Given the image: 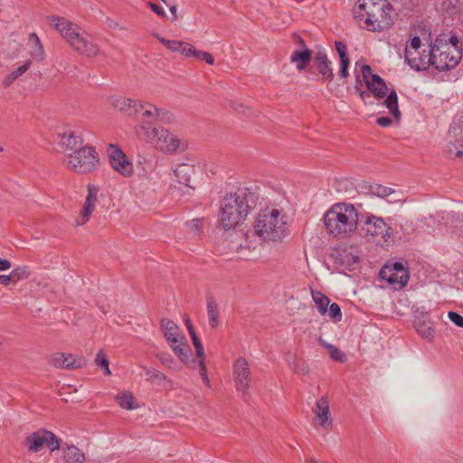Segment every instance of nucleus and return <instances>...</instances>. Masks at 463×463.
<instances>
[{"mask_svg": "<svg viewBox=\"0 0 463 463\" xmlns=\"http://www.w3.org/2000/svg\"><path fill=\"white\" fill-rule=\"evenodd\" d=\"M392 218H383L367 213L360 222V232L368 241L382 247L390 246L394 241Z\"/></svg>", "mask_w": 463, "mask_h": 463, "instance_id": "6", "label": "nucleus"}, {"mask_svg": "<svg viewBox=\"0 0 463 463\" xmlns=\"http://www.w3.org/2000/svg\"><path fill=\"white\" fill-rule=\"evenodd\" d=\"M158 40L170 51L181 53V50L184 42L171 41L159 37Z\"/></svg>", "mask_w": 463, "mask_h": 463, "instance_id": "41", "label": "nucleus"}, {"mask_svg": "<svg viewBox=\"0 0 463 463\" xmlns=\"http://www.w3.org/2000/svg\"><path fill=\"white\" fill-rule=\"evenodd\" d=\"M146 370V375L147 376L148 380H165V376L161 372L156 369L152 368H145Z\"/></svg>", "mask_w": 463, "mask_h": 463, "instance_id": "45", "label": "nucleus"}, {"mask_svg": "<svg viewBox=\"0 0 463 463\" xmlns=\"http://www.w3.org/2000/svg\"><path fill=\"white\" fill-rule=\"evenodd\" d=\"M155 144L159 150L166 154H175L179 151H184L187 146L185 140L179 138L176 135L164 128H161L159 136Z\"/></svg>", "mask_w": 463, "mask_h": 463, "instance_id": "13", "label": "nucleus"}, {"mask_svg": "<svg viewBox=\"0 0 463 463\" xmlns=\"http://www.w3.org/2000/svg\"><path fill=\"white\" fill-rule=\"evenodd\" d=\"M392 12L386 0H358L354 14L362 28L382 32L391 26Z\"/></svg>", "mask_w": 463, "mask_h": 463, "instance_id": "3", "label": "nucleus"}, {"mask_svg": "<svg viewBox=\"0 0 463 463\" xmlns=\"http://www.w3.org/2000/svg\"><path fill=\"white\" fill-rule=\"evenodd\" d=\"M254 248L255 245L251 241H249V237L246 236L244 243H241L236 247V251L238 253H242L243 250L250 251Z\"/></svg>", "mask_w": 463, "mask_h": 463, "instance_id": "48", "label": "nucleus"}, {"mask_svg": "<svg viewBox=\"0 0 463 463\" xmlns=\"http://www.w3.org/2000/svg\"><path fill=\"white\" fill-rule=\"evenodd\" d=\"M169 345L182 362L188 363L192 352L185 337H184L180 342L171 344Z\"/></svg>", "mask_w": 463, "mask_h": 463, "instance_id": "32", "label": "nucleus"}, {"mask_svg": "<svg viewBox=\"0 0 463 463\" xmlns=\"http://www.w3.org/2000/svg\"><path fill=\"white\" fill-rule=\"evenodd\" d=\"M9 275L12 283H16L19 280L27 279L30 275V272L27 267L23 266L14 269Z\"/></svg>", "mask_w": 463, "mask_h": 463, "instance_id": "38", "label": "nucleus"}, {"mask_svg": "<svg viewBox=\"0 0 463 463\" xmlns=\"http://www.w3.org/2000/svg\"><path fill=\"white\" fill-rule=\"evenodd\" d=\"M195 52H196V49L194 48V46L192 44L185 43V42L184 43L182 50H181V54H183L185 57H194V58Z\"/></svg>", "mask_w": 463, "mask_h": 463, "instance_id": "47", "label": "nucleus"}, {"mask_svg": "<svg viewBox=\"0 0 463 463\" xmlns=\"http://www.w3.org/2000/svg\"><path fill=\"white\" fill-rule=\"evenodd\" d=\"M379 126L383 128L389 127L392 124V119L389 117H380L376 119Z\"/></svg>", "mask_w": 463, "mask_h": 463, "instance_id": "53", "label": "nucleus"}, {"mask_svg": "<svg viewBox=\"0 0 463 463\" xmlns=\"http://www.w3.org/2000/svg\"><path fill=\"white\" fill-rule=\"evenodd\" d=\"M448 317L457 326L463 328V317L461 315L454 311H449L448 313Z\"/></svg>", "mask_w": 463, "mask_h": 463, "instance_id": "46", "label": "nucleus"}, {"mask_svg": "<svg viewBox=\"0 0 463 463\" xmlns=\"http://www.w3.org/2000/svg\"><path fill=\"white\" fill-rule=\"evenodd\" d=\"M66 166L78 174H89L99 165V156L96 148L85 145L76 152H69L64 158Z\"/></svg>", "mask_w": 463, "mask_h": 463, "instance_id": "8", "label": "nucleus"}, {"mask_svg": "<svg viewBox=\"0 0 463 463\" xmlns=\"http://www.w3.org/2000/svg\"><path fill=\"white\" fill-rule=\"evenodd\" d=\"M233 374L235 377V387L238 392L247 393L250 385V371L247 361L240 357L233 364Z\"/></svg>", "mask_w": 463, "mask_h": 463, "instance_id": "15", "label": "nucleus"}, {"mask_svg": "<svg viewBox=\"0 0 463 463\" xmlns=\"http://www.w3.org/2000/svg\"><path fill=\"white\" fill-rule=\"evenodd\" d=\"M59 144L63 149L65 156L69 152H76L85 146L82 133L79 130H69L61 134Z\"/></svg>", "mask_w": 463, "mask_h": 463, "instance_id": "17", "label": "nucleus"}, {"mask_svg": "<svg viewBox=\"0 0 463 463\" xmlns=\"http://www.w3.org/2000/svg\"><path fill=\"white\" fill-rule=\"evenodd\" d=\"M187 225L191 231H193L195 234H198L202 231L203 221L200 219H194L188 222Z\"/></svg>", "mask_w": 463, "mask_h": 463, "instance_id": "49", "label": "nucleus"}, {"mask_svg": "<svg viewBox=\"0 0 463 463\" xmlns=\"http://www.w3.org/2000/svg\"><path fill=\"white\" fill-rule=\"evenodd\" d=\"M27 47L31 61L33 60L37 62H43L45 60L46 53L43 45L35 33L29 34Z\"/></svg>", "mask_w": 463, "mask_h": 463, "instance_id": "23", "label": "nucleus"}, {"mask_svg": "<svg viewBox=\"0 0 463 463\" xmlns=\"http://www.w3.org/2000/svg\"><path fill=\"white\" fill-rule=\"evenodd\" d=\"M147 181L146 179H142L137 186L136 187L137 194L142 193V188L146 185Z\"/></svg>", "mask_w": 463, "mask_h": 463, "instance_id": "59", "label": "nucleus"}, {"mask_svg": "<svg viewBox=\"0 0 463 463\" xmlns=\"http://www.w3.org/2000/svg\"><path fill=\"white\" fill-rule=\"evenodd\" d=\"M12 283L10 275H0V284L7 286Z\"/></svg>", "mask_w": 463, "mask_h": 463, "instance_id": "58", "label": "nucleus"}, {"mask_svg": "<svg viewBox=\"0 0 463 463\" xmlns=\"http://www.w3.org/2000/svg\"><path fill=\"white\" fill-rule=\"evenodd\" d=\"M380 276L397 290L405 287L410 278L408 270L399 262L383 267L380 271Z\"/></svg>", "mask_w": 463, "mask_h": 463, "instance_id": "12", "label": "nucleus"}, {"mask_svg": "<svg viewBox=\"0 0 463 463\" xmlns=\"http://www.w3.org/2000/svg\"><path fill=\"white\" fill-rule=\"evenodd\" d=\"M372 193L379 197H387L391 194H392V190L389 187L382 186V185H375L372 187Z\"/></svg>", "mask_w": 463, "mask_h": 463, "instance_id": "43", "label": "nucleus"}, {"mask_svg": "<svg viewBox=\"0 0 463 463\" xmlns=\"http://www.w3.org/2000/svg\"><path fill=\"white\" fill-rule=\"evenodd\" d=\"M63 452L66 463H84L86 459L85 454L74 445L67 446Z\"/></svg>", "mask_w": 463, "mask_h": 463, "instance_id": "31", "label": "nucleus"}, {"mask_svg": "<svg viewBox=\"0 0 463 463\" xmlns=\"http://www.w3.org/2000/svg\"><path fill=\"white\" fill-rule=\"evenodd\" d=\"M417 333L425 340L432 342L435 338V329L428 313L417 312L413 321Z\"/></svg>", "mask_w": 463, "mask_h": 463, "instance_id": "18", "label": "nucleus"}, {"mask_svg": "<svg viewBox=\"0 0 463 463\" xmlns=\"http://www.w3.org/2000/svg\"><path fill=\"white\" fill-rule=\"evenodd\" d=\"M313 66L322 76L324 81H332L334 80V70L332 62L328 59L326 53L323 51L317 52L313 59Z\"/></svg>", "mask_w": 463, "mask_h": 463, "instance_id": "21", "label": "nucleus"}, {"mask_svg": "<svg viewBox=\"0 0 463 463\" xmlns=\"http://www.w3.org/2000/svg\"><path fill=\"white\" fill-rule=\"evenodd\" d=\"M49 20L75 52L87 57H95L99 54V45L92 36L78 24L64 17L51 16Z\"/></svg>", "mask_w": 463, "mask_h": 463, "instance_id": "4", "label": "nucleus"}, {"mask_svg": "<svg viewBox=\"0 0 463 463\" xmlns=\"http://www.w3.org/2000/svg\"><path fill=\"white\" fill-rule=\"evenodd\" d=\"M326 314L334 322H339L342 319V311L337 303L329 304Z\"/></svg>", "mask_w": 463, "mask_h": 463, "instance_id": "40", "label": "nucleus"}, {"mask_svg": "<svg viewBox=\"0 0 463 463\" xmlns=\"http://www.w3.org/2000/svg\"><path fill=\"white\" fill-rule=\"evenodd\" d=\"M193 173L194 166L187 164L179 165L173 170V175L176 181L183 185L188 186L189 188H191L189 184Z\"/></svg>", "mask_w": 463, "mask_h": 463, "instance_id": "29", "label": "nucleus"}, {"mask_svg": "<svg viewBox=\"0 0 463 463\" xmlns=\"http://www.w3.org/2000/svg\"><path fill=\"white\" fill-rule=\"evenodd\" d=\"M170 12L173 14L174 19H176L177 18V7H176V5L170 6Z\"/></svg>", "mask_w": 463, "mask_h": 463, "instance_id": "61", "label": "nucleus"}, {"mask_svg": "<svg viewBox=\"0 0 463 463\" xmlns=\"http://www.w3.org/2000/svg\"><path fill=\"white\" fill-rule=\"evenodd\" d=\"M24 444L30 453H38L44 447H47L52 452L60 449L61 440L52 431L40 429L29 434L25 439Z\"/></svg>", "mask_w": 463, "mask_h": 463, "instance_id": "10", "label": "nucleus"}, {"mask_svg": "<svg viewBox=\"0 0 463 463\" xmlns=\"http://www.w3.org/2000/svg\"><path fill=\"white\" fill-rule=\"evenodd\" d=\"M98 192L99 189L97 187L90 185L88 186V195L86 197L82 210L79 217L76 219L77 225H83L89 221L91 213L95 209Z\"/></svg>", "mask_w": 463, "mask_h": 463, "instance_id": "22", "label": "nucleus"}, {"mask_svg": "<svg viewBox=\"0 0 463 463\" xmlns=\"http://www.w3.org/2000/svg\"><path fill=\"white\" fill-rule=\"evenodd\" d=\"M149 6L154 13L161 17H165L166 15L165 9L156 4L149 3Z\"/></svg>", "mask_w": 463, "mask_h": 463, "instance_id": "52", "label": "nucleus"}, {"mask_svg": "<svg viewBox=\"0 0 463 463\" xmlns=\"http://www.w3.org/2000/svg\"><path fill=\"white\" fill-rule=\"evenodd\" d=\"M161 327L169 345L180 342L184 337H185L180 331L178 326L172 320L167 318L162 319Z\"/></svg>", "mask_w": 463, "mask_h": 463, "instance_id": "24", "label": "nucleus"}, {"mask_svg": "<svg viewBox=\"0 0 463 463\" xmlns=\"http://www.w3.org/2000/svg\"><path fill=\"white\" fill-rule=\"evenodd\" d=\"M198 365L200 367V375H201L203 383L206 385L209 386L210 385V380H209L208 375H207L205 361H198Z\"/></svg>", "mask_w": 463, "mask_h": 463, "instance_id": "51", "label": "nucleus"}, {"mask_svg": "<svg viewBox=\"0 0 463 463\" xmlns=\"http://www.w3.org/2000/svg\"><path fill=\"white\" fill-rule=\"evenodd\" d=\"M461 59V52L455 45L435 41L426 61L438 71H449L455 68Z\"/></svg>", "mask_w": 463, "mask_h": 463, "instance_id": "9", "label": "nucleus"}, {"mask_svg": "<svg viewBox=\"0 0 463 463\" xmlns=\"http://www.w3.org/2000/svg\"><path fill=\"white\" fill-rule=\"evenodd\" d=\"M371 93L370 90H368V91L364 90V91H360V98L363 99V100H366L368 98H370L371 96Z\"/></svg>", "mask_w": 463, "mask_h": 463, "instance_id": "60", "label": "nucleus"}, {"mask_svg": "<svg viewBox=\"0 0 463 463\" xmlns=\"http://www.w3.org/2000/svg\"><path fill=\"white\" fill-rule=\"evenodd\" d=\"M12 267L11 262L6 259L0 258V271L7 270Z\"/></svg>", "mask_w": 463, "mask_h": 463, "instance_id": "55", "label": "nucleus"}, {"mask_svg": "<svg viewBox=\"0 0 463 463\" xmlns=\"http://www.w3.org/2000/svg\"><path fill=\"white\" fill-rule=\"evenodd\" d=\"M258 199V193L248 187H239L234 192L226 194L220 201V227L230 231L243 223L255 209Z\"/></svg>", "mask_w": 463, "mask_h": 463, "instance_id": "1", "label": "nucleus"}, {"mask_svg": "<svg viewBox=\"0 0 463 463\" xmlns=\"http://www.w3.org/2000/svg\"><path fill=\"white\" fill-rule=\"evenodd\" d=\"M207 316L210 326L215 328L219 324V312L216 303L212 299L207 301Z\"/></svg>", "mask_w": 463, "mask_h": 463, "instance_id": "36", "label": "nucleus"}, {"mask_svg": "<svg viewBox=\"0 0 463 463\" xmlns=\"http://www.w3.org/2000/svg\"><path fill=\"white\" fill-rule=\"evenodd\" d=\"M146 195H147V199H154L156 196L155 189L148 191Z\"/></svg>", "mask_w": 463, "mask_h": 463, "instance_id": "62", "label": "nucleus"}, {"mask_svg": "<svg viewBox=\"0 0 463 463\" xmlns=\"http://www.w3.org/2000/svg\"><path fill=\"white\" fill-rule=\"evenodd\" d=\"M111 167L125 177L132 175L134 172L133 164L126 154L114 144H109L107 149Z\"/></svg>", "mask_w": 463, "mask_h": 463, "instance_id": "11", "label": "nucleus"}, {"mask_svg": "<svg viewBox=\"0 0 463 463\" xmlns=\"http://www.w3.org/2000/svg\"><path fill=\"white\" fill-rule=\"evenodd\" d=\"M159 359L165 364H171L173 362V358L171 357L170 354H164L160 355Z\"/></svg>", "mask_w": 463, "mask_h": 463, "instance_id": "57", "label": "nucleus"}, {"mask_svg": "<svg viewBox=\"0 0 463 463\" xmlns=\"http://www.w3.org/2000/svg\"><path fill=\"white\" fill-rule=\"evenodd\" d=\"M323 219L325 228L331 236L346 239L357 230L359 214L354 204L337 203L325 213Z\"/></svg>", "mask_w": 463, "mask_h": 463, "instance_id": "2", "label": "nucleus"}, {"mask_svg": "<svg viewBox=\"0 0 463 463\" xmlns=\"http://www.w3.org/2000/svg\"><path fill=\"white\" fill-rule=\"evenodd\" d=\"M196 356L199 358L198 361H204V348L202 345L195 346Z\"/></svg>", "mask_w": 463, "mask_h": 463, "instance_id": "54", "label": "nucleus"}, {"mask_svg": "<svg viewBox=\"0 0 463 463\" xmlns=\"http://www.w3.org/2000/svg\"><path fill=\"white\" fill-rule=\"evenodd\" d=\"M361 72L367 89L376 99H383L387 95L383 104L394 118L399 120L401 112L398 107V96L396 91L392 90L388 93V88L383 79L377 74H373L369 65H363Z\"/></svg>", "mask_w": 463, "mask_h": 463, "instance_id": "7", "label": "nucleus"}, {"mask_svg": "<svg viewBox=\"0 0 463 463\" xmlns=\"http://www.w3.org/2000/svg\"><path fill=\"white\" fill-rule=\"evenodd\" d=\"M254 232L264 241H281L287 235L285 213L274 205L260 209L255 218Z\"/></svg>", "mask_w": 463, "mask_h": 463, "instance_id": "5", "label": "nucleus"}, {"mask_svg": "<svg viewBox=\"0 0 463 463\" xmlns=\"http://www.w3.org/2000/svg\"><path fill=\"white\" fill-rule=\"evenodd\" d=\"M311 297L313 301L315 302L317 308L320 315L325 316L327 312L328 306L330 304V299L324 293L318 290L312 289Z\"/></svg>", "mask_w": 463, "mask_h": 463, "instance_id": "34", "label": "nucleus"}, {"mask_svg": "<svg viewBox=\"0 0 463 463\" xmlns=\"http://www.w3.org/2000/svg\"><path fill=\"white\" fill-rule=\"evenodd\" d=\"M421 41L418 36L413 37L411 40L410 45H407L405 48V61L408 65L415 71H423L428 67V62L424 58L421 57H412V51L417 52L418 49L420 47Z\"/></svg>", "mask_w": 463, "mask_h": 463, "instance_id": "19", "label": "nucleus"}, {"mask_svg": "<svg viewBox=\"0 0 463 463\" xmlns=\"http://www.w3.org/2000/svg\"><path fill=\"white\" fill-rule=\"evenodd\" d=\"M141 109H144L143 116L148 121L163 120L164 115L167 114L164 110L156 108V106H154L152 104H145L144 103V108H142Z\"/></svg>", "mask_w": 463, "mask_h": 463, "instance_id": "35", "label": "nucleus"}, {"mask_svg": "<svg viewBox=\"0 0 463 463\" xmlns=\"http://www.w3.org/2000/svg\"><path fill=\"white\" fill-rule=\"evenodd\" d=\"M335 50L337 51L339 57H340V70H339V76L343 79H345L348 77V67L350 64V60L348 57L347 52V47L346 45L342 42H335Z\"/></svg>", "mask_w": 463, "mask_h": 463, "instance_id": "28", "label": "nucleus"}, {"mask_svg": "<svg viewBox=\"0 0 463 463\" xmlns=\"http://www.w3.org/2000/svg\"><path fill=\"white\" fill-rule=\"evenodd\" d=\"M327 350L329 352L330 357L340 363H344L346 360V355L343 353L339 348L335 345H328Z\"/></svg>", "mask_w": 463, "mask_h": 463, "instance_id": "42", "label": "nucleus"}, {"mask_svg": "<svg viewBox=\"0 0 463 463\" xmlns=\"http://www.w3.org/2000/svg\"><path fill=\"white\" fill-rule=\"evenodd\" d=\"M186 325H187V329L189 331V334L191 335V338H192L194 347L198 346V345H202V343H201L200 339L198 338V336L196 335L194 326H192V324L190 323L189 320L186 321Z\"/></svg>", "mask_w": 463, "mask_h": 463, "instance_id": "50", "label": "nucleus"}, {"mask_svg": "<svg viewBox=\"0 0 463 463\" xmlns=\"http://www.w3.org/2000/svg\"><path fill=\"white\" fill-rule=\"evenodd\" d=\"M49 364L57 368H75L76 364L74 355L65 353H55L49 357Z\"/></svg>", "mask_w": 463, "mask_h": 463, "instance_id": "25", "label": "nucleus"}, {"mask_svg": "<svg viewBox=\"0 0 463 463\" xmlns=\"http://www.w3.org/2000/svg\"><path fill=\"white\" fill-rule=\"evenodd\" d=\"M194 58L198 61H204L207 64H213L214 59L213 55L207 52L196 50L194 53Z\"/></svg>", "mask_w": 463, "mask_h": 463, "instance_id": "44", "label": "nucleus"}, {"mask_svg": "<svg viewBox=\"0 0 463 463\" xmlns=\"http://www.w3.org/2000/svg\"><path fill=\"white\" fill-rule=\"evenodd\" d=\"M457 44H458V39H457V37L452 36V37L450 38V43H449V45H455L456 47H458V45H457Z\"/></svg>", "mask_w": 463, "mask_h": 463, "instance_id": "63", "label": "nucleus"}, {"mask_svg": "<svg viewBox=\"0 0 463 463\" xmlns=\"http://www.w3.org/2000/svg\"><path fill=\"white\" fill-rule=\"evenodd\" d=\"M311 61V51L307 48L303 50H295L290 55V61L295 64L298 71H303L307 68Z\"/></svg>", "mask_w": 463, "mask_h": 463, "instance_id": "27", "label": "nucleus"}, {"mask_svg": "<svg viewBox=\"0 0 463 463\" xmlns=\"http://www.w3.org/2000/svg\"><path fill=\"white\" fill-rule=\"evenodd\" d=\"M32 61L31 60H28L24 61V64L17 67L14 71H12L10 73H8L5 79L3 80V86L5 88L9 87L14 83V80H16L18 78H20L24 73L27 71V70L31 67Z\"/></svg>", "mask_w": 463, "mask_h": 463, "instance_id": "33", "label": "nucleus"}, {"mask_svg": "<svg viewBox=\"0 0 463 463\" xmlns=\"http://www.w3.org/2000/svg\"><path fill=\"white\" fill-rule=\"evenodd\" d=\"M315 420L317 425L325 430H330L333 426V419L330 412L329 402L326 397H321L317 401L313 409Z\"/></svg>", "mask_w": 463, "mask_h": 463, "instance_id": "16", "label": "nucleus"}, {"mask_svg": "<svg viewBox=\"0 0 463 463\" xmlns=\"http://www.w3.org/2000/svg\"><path fill=\"white\" fill-rule=\"evenodd\" d=\"M95 364L104 370L105 374H107V375L111 374V372L109 367V359L107 358V355L102 351H99L96 354Z\"/></svg>", "mask_w": 463, "mask_h": 463, "instance_id": "39", "label": "nucleus"}, {"mask_svg": "<svg viewBox=\"0 0 463 463\" xmlns=\"http://www.w3.org/2000/svg\"><path fill=\"white\" fill-rule=\"evenodd\" d=\"M445 152L451 159H463V132L458 133L457 128L449 130V140L448 141Z\"/></svg>", "mask_w": 463, "mask_h": 463, "instance_id": "20", "label": "nucleus"}, {"mask_svg": "<svg viewBox=\"0 0 463 463\" xmlns=\"http://www.w3.org/2000/svg\"><path fill=\"white\" fill-rule=\"evenodd\" d=\"M109 103L113 109L128 117L136 115L144 108V103L141 100L118 95L109 97Z\"/></svg>", "mask_w": 463, "mask_h": 463, "instance_id": "14", "label": "nucleus"}, {"mask_svg": "<svg viewBox=\"0 0 463 463\" xmlns=\"http://www.w3.org/2000/svg\"><path fill=\"white\" fill-rule=\"evenodd\" d=\"M160 130L161 128L153 127L148 123H141L136 127V134L137 137L147 142H156Z\"/></svg>", "mask_w": 463, "mask_h": 463, "instance_id": "26", "label": "nucleus"}, {"mask_svg": "<svg viewBox=\"0 0 463 463\" xmlns=\"http://www.w3.org/2000/svg\"><path fill=\"white\" fill-rule=\"evenodd\" d=\"M318 342L320 343V345H322L324 347H326L327 349V346L328 345H333L332 344H328L326 343L324 339L322 338H319L318 339Z\"/></svg>", "mask_w": 463, "mask_h": 463, "instance_id": "64", "label": "nucleus"}, {"mask_svg": "<svg viewBox=\"0 0 463 463\" xmlns=\"http://www.w3.org/2000/svg\"><path fill=\"white\" fill-rule=\"evenodd\" d=\"M117 401L119 406L126 410H133L136 408L134 404V397L129 392H121L117 395Z\"/></svg>", "mask_w": 463, "mask_h": 463, "instance_id": "37", "label": "nucleus"}, {"mask_svg": "<svg viewBox=\"0 0 463 463\" xmlns=\"http://www.w3.org/2000/svg\"><path fill=\"white\" fill-rule=\"evenodd\" d=\"M286 362L288 367L298 374L305 375L309 372L307 363L301 358H298L295 354H288L286 355Z\"/></svg>", "mask_w": 463, "mask_h": 463, "instance_id": "30", "label": "nucleus"}, {"mask_svg": "<svg viewBox=\"0 0 463 463\" xmlns=\"http://www.w3.org/2000/svg\"><path fill=\"white\" fill-rule=\"evenodd\" d=\"M108 25L111 29H120V30H126L125 27L119 25V24L114 20H108Z\"/></svg>", "mask_w": 463, "mask_h": 463, "instance_id": "56", "label": "nucleus"}]
</instances>
